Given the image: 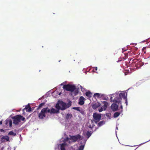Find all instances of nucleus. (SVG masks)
I'll return each instance as SVG.
<instances>
[{"mask_svg":"<svg viewBox=\"0 0 150 150\" xmlns=\"http://www.w3.org/2000/svg\"><path fill=\"white\" fill-rule=\"evenodd\" d=\"M127 93L123 91L122 93H120L119 94V97L118 100L114 99L113 100V102L116 103H119L121 102V100H122L123 98L125 100V103H126V106L127 105Z\"/></svg>","mask_w":150,"mask_h":150,"instance_id":"1","label":"nucleus"},{"mask_svg":"<svg viewBox=\"0 0 150 150\" xmlns=\"http://www.w3.org/2000/svg\"><path fill=\"white\" fill-rule=\"evenodd\" d=\"M13 123L16 125H17L18 124L21 120L24 121L25 120V118L23 116L19 115H18L14 117L13 118Z\"/></svg>","mask_w":150,"mask_h":150,"instance_id":"2","label":"nucleus"},{"mask_svg":"<svg viewBox=\"0 0 150 150\" xmlns=\"http://www.w3.org/2000/svg\"><path fill=\"white\" fill-rule=\"evenodd\" d=\"M63 88L67 91H70L71 92H73L75 89H76V87L74 85L68 84L67 85H64L63 87Z\"/></svg>","mask_w":150,"mask_h":150,"instance_id":"3","label":"nucleus"},{"mask_svg":"<svg viewBox=\"0 0 150 150\" xmlns=\"http://www.w3.org/2000/svg\"><path fill=\"white\" fill-rule=\"evenodd\" d=\"M46 108H43L38 114V117L40 119H43L46 116V113H47Z\"/></svg>","mask_w":150,"mask_h":150,"instance_id":"4","label":"nucleus"},{"mask_svg":"<svg viewBox=\"0 0 150 150\" xmlns=\"http://www.w3.org/2000/svg\"><path fill=\"white\" fill-rule=\"evenodd\" d=\"M69 139L72 140L73 142H75L78 139H80L81 138V136L79 134L75 136H69Z\"/></svg>","mask_w":150,"mask_h":150,"instance_id":"5","label":"nucleus"},{"mask_svg":"<svg viewBox=\"0 0 150 150\" xmlns=\"http://www.w3.org/2000/svg\"><path fill=\"white\" fill-rule=\"evenodd\" d=\"M93 120L96 123L98 122L101 118L100 115L96 113H94L93 114Z\"/></svg>","mask_w":150,"mask_h":150,"instance_id":"6","label":"nucleus"},{"mask_svg":"<svg viewBox=\"0 0 150 150\" xmlns=\"http://www.w3.org/2000/svg\"><path fill=\"white\" fill-rule=\"evenodd\" d=\"M59 103L61 110H64L67 108V105L65 103L62 101H59Z\"/></svg>","mask_w":150,"mask_h":150,"instance_id":"7","label":"nucleus"},{"mask_svg":"<svg viewBox=\"0 0 150 150\" xmlns=\"http://www.w3.org/2000/svg\"><path fill=\"white\" fill-rule=\"evenodd\" d=\"M46 108L47 109L46 110L47 112L50 113V114L57 113L59 112L58 110H57L53 108H52L51 110L48 107Z\"/></svg>","mask_w":150,"mask_h":150,"instance_id":"8","label":"nucleus"},{"mask_svg":"<svg viewBox=\"0 0 150 150\" xmlns=\"http://www.w3.org/2000/svg\"><path fill=\"white\" fill-rule=\"evenodd\" d=\"M10 138L7 136H2L1 138L0 141L1 143L5 142L6 141H9Z\"/></svg>","mask_w":150,"mask_h":150,"instance_id":"9","label":"nucleus"},{"mask_svg":"<svg viewBox=\"0 0 150 150\" xmlns=\"http://www.w3.org/2000/svg\"><path fill=\"white\" fill-rule=\"evenodd\" d=\"M118 106L115 103H113L111 105V108L113 111L115 112L117 110Z\"/></svg>","mask_w":150,"mask_h":150,"instance_id":"10","label":"nucleus"},{"mask_svg":"<svg viewBox=\"0 0 150 150\" xmlns=\"http://www.w3.org/2000/svg\"><path fill=\"white\" fill-rule=\"evenodd\" d=\"M85 98L82 96H81L79 100V104L80 105H83L84 103Z\"/></svg>","mask_w":150,"mask_h":150,"instance_id":"11","label":"nucleus"},{"mask_svg":"<svg viewBox=\"0 0 150 150\" xmlns=\"http://www.w3.org/2000/svg\"><path fill=\"white\" fill-rule=\"evenodd\" d=\"M104 96V94H101L98 93H96L94 94L93 96L97 98H101Z\"/></svg>","mask_w":150,"mask_h":150,"instance_id":"12","label":"nucleus"},{"mask_svg":"<svg viewBox=\"0 0 150 150\" xmlns=\"http://www.w3.org/2000/svg\"><path fill=\"white\" fill-rule=\"evenodd\" d=\"M25 109L26 110V111L28 112H29L31 111V108L29 104L25 106V108L23 109V110H24Z\"/></svg>","mask_w":150,"mask_h":150,"instance_id":"13","label":"nucleus"},{"mask_svg":"<svg viewBox=\"0 0 150 150\" xmlns=\"http://www.w3.org/2000/svg\"><path fill=\"white\" fill-rule=\"evenodd\" d=\"M100 105V104L98 103H95L93 104L92 105V108L93 109H96V108H98Z\"/></svg>","mask_w":150,"mask_h":150,"instance_id":"14","label":"nucleus"},{"mask_svg":"<svg viewBox=\"0 0 150 150\" xmlns=\"http://www.w3.org/2000/svg\"><path fill=\"white\" fill-rule=\"evenodd\" d=\"M103 108L104 110H105L107 108V107L108 106V104L106 101H103Z\"/></svg>","mask_w":150,"mask_h":150,"instance_id":"15","label":"nucleus"},{"mask_svg":"<svg viewBox=\"0 0 150 150\" xmlns=\"http://www.w3.org/2000/svg\"><path fill=\"white\" fill-rule=\"evenodd\" d=\"M8 123L9 124L10 127H12V122L11 120H6V124L7 125Z\"/></svg>","mask_w":150,"mask_h":150,"instance_id":"16","label":"nucleus"},{"mask_svg":"<svg viewBox=\"0 0 150 150\" xmlns=\"http://www.w3.org/2000/svg\"><path fill=\"white\" fill-rule=\"evenodd\" d=\"M66 145V143H62L61 145V150H65V147Z\"/></svg>","mask_w":150,"mask_h":150,"instance_id":"17","label":"nucleus"},{"mask_svg":"<svg viewBox=\"0 0 150 150\" xmlns=\"http://www.w3.org/2000/svg\"><path fill=\"white\" fill-rule=\"evenodd\" d=\"M56 108L58 110V111L59 110H61V108L60 105L59 103V101L55 105Z\"/></svg>","mask_w":150,"mask_h":150,"instance_id":"18","label":"nucleus"},{"mask_svg":"<svg viewBox=\"0 0 150 150\" xmlns=\"http://www.w3.org/2000/svg\"><path fill=\"white\" fill-rule=\"evenodd\" d=\"M85 94L86 96L89 98L91 97L92 95V93L89 91L86 92Z\"/></svg>","mask_w":150,"mask_h":150,"instance_id":"19","label":"nucleus"},{"mask_svg":"<svg viewBox=\"0 0 150 150\" xmlns=\"http://www.w3.org/2000/svg\"><path fill=\"white\" fill-rule=\"evenodd\" d=\"M72 116L71 114L68 113L66 116V118L67 120H68L71 118Z\"/></svg>","mask_w":150,"mask_h":150,"instance_id":"20","label":"nucleus"},{"mask_svg":"<svg viewBox=\"0 0 150 150\" xmlns=\"http://www.w3.org/2000/svg\"><path fill=\"white\" fill-rule=\"evenodd\" d=\"M105 123V121H102L99 122L98 124V127H100L104 124Z\"/></svg>","mask_w":150,"mask_h":150,"instance_id":"21","label":"nucleus"},{"mask_svg":"<svg viewBox=\"0 0 150 150\" xmlns=\"http://www.w3.org/2000/svg\"><path fill=\"white\" fill-rule=\"evenodd\" d=\"M8 135H9L15 136L16 135V134L15 133L13 132V131H11L8 133Z\"/></svg>","mask_w":150,"mask_h":150,"instance_id":"22","label":"nucleus"},{"mask_svg":"<svg viewBox=\"0 0 150 150\" xmlns=\"http://www.w3.org/2000/svg\"><path fill=\"white\" fill-rule=\"evenodd\" d=\"M92 133L91 131H87L86 133V135L87 137V138H88L91 135Z\"/></svg>","mask_w":150,"mask_h":150,"instance_id":"23","label":"nucleus"},{"mask_svg":"<svg viewBox=\"0 0 150 150\" xmlns=\"http://www.w3.org/2000/svg\"><path fill=\"white\" fill-rule=\"evenodd\" d=\"M120 113L119 112H116L114 114V117L116 118L117 117L120 115Z\"/></svg>","mask_w":150,"mask_h":150,"instance_id":"24","label":"nucleus"},{"mask_svg":"<svg viewBox=\"0 0 150 150\" xmlns=\"http://www.w3.org/2000/svg\"><path fill=\"white\" fill-rule=\"evenodd\" d=\"M44 105V103H40L39 105L38 109H40Z\"/></svg>","mask_w":150,"mask_h":150,"instance_id":"25","label":"nucleus"},{"mask_svg":"<svg viewBox=\"0 0 150 150\" xmlns=\"http://www.w3.org/2000/svg\"><path fill=\"white\" fill-rule=\"evenodd\" d=\"M73 92H74V95L75 96H76V95L78 92H79V91L78 90V89H75V90H74V91H73Z\"/></svg>","mask_w":150,"mask_h":150,"instance_id":"26","label":"nucleus"},{"mask_svg":"<svg viewBox=\"0 0 150 150\" xmlns=\"http://www.w3.org/2000/svg\"><path fill=\"white\" fill-rule=\"evenodd\" d=\"M84 147V145H81L79 147V150H83Z\"/></svg>","mask_w":150,"mask_h":150,"instance_id":"27","label":"nucleus"},{"mask_svg":"<svg viewBox=\"0 0 150 150\" xmlns=\"http://www.w3.org/2000/svg\"><path fill=\"white\" fill-rule=\"evenodd\" d=\"M123 54L125 55V56L123 58L124 59H125L127 57L128 54L127 53H124Z\"/></svg>","mask_w":150,"mask_h":150,"instance_id":"28","label":"nucleus"},{"mask_svg":"<svg viewBox=\"0 0 150 150\" xmlns=\"http://www.w3.org/2000/svg\"><path fill=\"white\" fill-rule=\"evenodd\" d=\"M73 108L74 110H75L78 111H80V108L79 107H74Z\"/></svg>","mask_w":150,"mask_h":150,"instance_id":"29","label":"nucleus"},{"mask_svg":"<svg viewBox=\"0 0 150 150\" xmlns=\"http://www.w3.org/2000/svg\"><path fill=\"white\" fill-rule=\"evenodd\" d=\"M104 110L103 108V107H101L100 109L98 110L100 112H101Z\"/></svg>","mask_w":150,"mask_h":150,"instance_id":"30","label":"nucleus"},{"mask_svg":"<svg viewBox=\"0 0 150 150\" xmlns=\"http://www.w3.org/2000/svg\"><path fill=\"white\" fill-rule=\"evenodd\" d=\"M133 62L132 63H135L136 62L138 61V60L137 59H134L132 60Z\"/></svg>","mask_w":150,"mask_h":150,"instance_id":"31","label":"nucleus"},{"mask_svg":"<svg viewBox=\"0 0 150 150\" xmlns=\"http://www.w3.org/2000/svg\"><path fill=\"white\" fill-rule=\"evenodd\" d=\"M67 105H68L67 107L68 108V107H69V106H71V102H69V103H68Z\"/></svg>","mask_w":150,"mask_h":150,"instance_id":"32","label":"nucleus"},{"mask_svg":"<svg viewBox=\"0 0 150 150\" xmlns=\"http://www.w3.org/2000/svg\"><path fill=\"white\" fill-rule=\"evenodd\" d=\"M0 131L1 132H5L4 130L2 129H0Z\"/></svg>","mask_w":150,"mask_h":150,"instance_id":"33","label":"nucleus"},{"mask_svg":"<svg viewBox=\"0 0 150 150\" xmlns=\"http://www.w3.org/2000/svg\"><path fill=\"white\" fill-rule=\"evenodd\" d=\"M120 108L122 109H123V106L122 105H121L120 106Z\"/></svg>","mask_w":150,"mask_h":150,"instance_id":"34","label":"nucleus"},{"mask_svg":"<svg viewBox=\"0 0 150 150\" xmlns=\"http://www.w3.org/2000/svg\"><path fill=\"white\" fill-rule=\"evenodd\" d=\"M2 121H0V125H1L2 124Z\"/></svg>","mask_w":150,"mask_h":150,"instance_id":"35","label":"nucleus"},{"mask_svg":"<svg viewBox=\"0 0 150 150\" xmlns=\"http://www.w3.org/2000/svg\"><path fill=\"white\" fill-rule=\"evenodd\" d=\"M95 69L96 71L97 70V67H96Z\"/></svg>","mask_w":150,"mask_h":150,"instance_id":"36","label":"nucleus"},{"mask_svg":"<svg viewBox=\"0 0 150 150\" xmlns=\"http://www.w3.org/2000/svg\"><path fill=\"white\" fill-rule=\"evenodd\" d=\"M89 127L90 128H91V125H90L89 126Z\"/></svg>","mask_w":150,"mask_h":150,"instance_id":"37","label":"nucleus"},{"mask_svg":"<svg viewBox=\"0 0 150 150\" xmlns=\"http://www.w3.org/2000/svg\"><path fill=\"white\" fill-rule=\"evenodd\" d=\"M112 97H111L110 98V100H111V101L112 100Z\"/></svg>","mask_w":150,"mask_h":150,"instance_id":"38","label":"nucleus"},{"mask_svg":"<svg viewBox=\"0 0 150 150\" xmlns=\"http://www.w3.org/2000/svg\"><path fill=\"white\" fill-rule=\"evenodd\" d=\"M69 139V138L68 137L67 138V140H68V139Z\"/></svg>","mask_w":150,"mask_h":150,"instance_id":"39","label":"nucleus"},{"mask_svg":"<svg viewBox=\"0 0 150 150\" xmlns=\"http://www.w3.org/2000/svg\"><path fill=\"white\" fill-rule=\"evenodd\" d=\"M61 85H62V84H61Z\"/></svg>","mask_w":150,"mask_h":150,"instance_id":"40","label":"nucleus"}]
</instances>
